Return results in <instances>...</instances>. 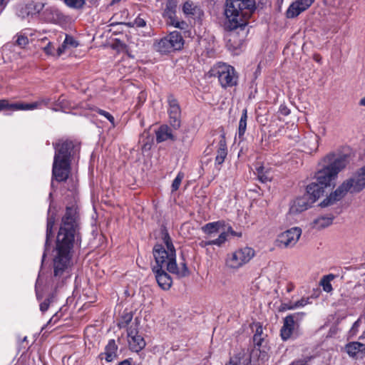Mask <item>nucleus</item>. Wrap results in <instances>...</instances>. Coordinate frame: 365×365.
<instances>
[{
	"instance_id": "obj_1",
	"label": "nucleus",
	"mask_w": 365,
	"mask_h": 365,
	"mask_svg": "<svg viewBox=\"0 0 365 365\" xmlns=\"http://www.w3.org/2000/svg\"><path fill=\"white\" fill-rule=\"evenodd\" d=\"M80 240L77 210L68 207L57 235L53 259V274L61 277L71 267L74 244Z\"/></svg>"
},
{
	"instance_id": "obj_2",
	"label": "nucleus",
	"mask_w": 365,
	"mask_h": 365,
	"mask_svg": "<svg viewBox=\"0 0 365 365\" xmlns=\"http://www.w3.org/2000/svg\"><path fill=\"white\" fill-rule=\"evenodd\" d=\"M255 9V0H227L225 36L227 48L233 52H237L242 46L243 34L240 35L236 30L242 29L247 24L248 18Z\"/></svg>"
},
{
	"instance_id": "obj_3",
	"label": "nucleus",
	"mask_w": 365,
	"mask_h": 365,
	"mask_svg": "<svg viewBox=\"0 0 365 365\" xmlns=\"http://www.w3.org/2000/svg\"><path fill=\"white\" fill-rule=\"evenodd\" d=\"M162 238L164 245H156L153 247V253L156 263L154 267L165 268L179 278L188 276L190 272L186 263L182 262L178 265L176 263L175 249L168 233L163 232Z\"/></svg>"
},
{
	"instance_id": "obj_4",
	"label": "nucleus",
	"mask_w": 365,
	"mask_h": 365,
	"mask_svg": "<svg viewBox=\"0 0 365 365\" xmlns=\"http://www.w3.org/2000/svg\"><path fill=\"white\" fill-rule=\"evenodd\" d=\"M324 165L315 174L317 182L329 187L334 182L339 172L344 170L349 163V156L346 154L336 157L335 154H328L324 159Z\"/></svg>"
},
{
	"instance_id": "obj_5",
	"label": "nucleus",
	"mask_w": 365,
	"mask_h": 365,
	"mask_svg": "<svg viewBox=\"0 0 365 365\" xmlns=\"http://www.w3.org/2000/svg\"><path fill=\"white\" fill-rule=\"evenodd\" d=\"M365 187V165L358 169L354 175L338 187L320 205L323 207L333 205L342 199L348 192L356 193L361 192Z\"/></svg>"
},
{
	"instance_id": "obj_6",
	"label": "nucleus",
	"mask_w": 365,
	"mask_h": 365,
	"mask_svg": "<svg viewBox=\"0 0 365 365\" xmlns=\"http://www.w3.org/2000/svg\"><path fill=\"white\" fill-rule=\"evenodd\" d=\"M210 75L218 78L223 88L232 87L237 84L238 76L234 67L226 63H217L210 70Z\"/></svg>"
},
{
	"instance_id": "obj_7",
	"label": "nucleus",
	"mask_w": 365,
	"mask_h": 365,
	"mask_svg": "<svg viewBox=\"0 0 365 365\" xmlns=\"http://www.w3.org/2000/svg\"><path fill=\"white\" fill-rule=\"evenodd\" d=\"M255 255V250L250 247H240L228 254L226 264L232 269H239L247 264Z\"/></svg>"
},
{
	"instance_id": "obj_8",
	"label": "nucleus",
	"mask_w": 365,
	"mask_h": 365,
	"mask_svg": "<svg viewBox=\"0 0 365 365\" xmlns=\"http://www.w3.org/2000/svg\"><path fill=\"white\" fill-rule=\"evenodd\" d=\"M155 50L166 53L175 50H180L183 46V39L178 31H173L155 43Z\"/></svg>"
},
{
	"instance_id": "obj_9",
	"label": "nucleus",
	"mask_w": 365,
	"mask_h": 365,
	"mask_svg": "<svg viewBox=\"0 0 365 365\" xmlns=\"http://www.w3.org/2000/svg\"><path fill=\"white\" fill-rule=\"evenodd\" d=\"M301 235L302 230L299 227H292L278 235L276 240L277 246L282 248L292 247L297 244Z\"/></svg>"
},
{
	"instance_id": "obj_10",
	"label": "nucleus",
	"mask_w": 365,
	"mask_h": 365,
	"mask_svg": "<svg viewBox=\"0 0 365 365\" xmlns=\"http://www.w3.org/2000/svg\"><path fill=\"white\" fill-rule=\"evenodd\" d=\"M71 172V161L53 159L52 180L58 182L66 181Z\"/></svg>"
},
{
	"instance_id": "obj_11",
	"label": "nucleus",
	"mask_w": 365,
	"mask_h": 365,
	"mask_svg": "<svg viewBox=\"0 0 365 365\" xmlns=\"http://www.w3.org/2000/svg\"><path fill=\"white\" fill-rule=\"evenodd\" d=\"M255 347L252 350V356L254 361H264L268 359L267 348L263 344L264 339L263 336H253Z\"/></svg>"
},
{
	"instance_id": "obj_12",
	"label": "nucleus",
	"mask_w": 365,
	"mask_h": 365,
	"mask_svg": "<svg viewBox=\"0 0 365 365\" xmlns=\"http://www.w3.org/2000/svg\"><path fill=\"white\" fill-rule=\"evenodd\" d=\"M175 13V3L172 1H168L163 12V16L167 19V24L175 28L183 29L185 23L184 21H179L176 17Z\"/></svg>"
},
{
	"instance_id": "obj_13",
	"label": "nucleus",
	"mask_w": 365,
	"mask_h": 365,
	"mask_svg": "<svg viewBox=\"0 0 365 365\" xmlns=\"http://www.w3.org/2000/svg\"><path fill=\"white\" fill-rule=\"evenodd\" d=\"M302 315H304V313H294L284 318L283 326L280 330L282 340L286 341L290 338L294 328L295 321L298 320Z\"/></svg>"
},
{
	"instance_id": "obj_14",
	"label": "nucleus",
	"mask_w": 365,
	"mask_h": 365,
	"mask_svg": "<svg viewBox=\"0 0 365 365\" xmlns=\"http://www.w3.org/2000/svg\"><path fill=\"white\" fill-rule=\"evenodd\" d=\"M169 109L168 113L170 117V123L174 129H178L180 126L181 110L178 101L173 98L168 100Z\"/></svg>"
},
{
	"instance_id": "obj_15",
	"label": "nucleus",
	"mask_w": 365,
	"mask_h": 365,
	"mask_svg": "<svg viewBox=\"0 0 365 365\" xmlns=\"http://www.w3.org/2000/svg\"><path fill=\"white\" fill-rule=\"evenodd\" d=\"M314 0H297L293 2L288 8L287 11V18H294L299 15L302 11L307 9Z\"/></svg>"
},
{
	"instance_id": "obj_16",
	"label": "nucleus",
	"mask_w": 365,
	"mask_h": 365,
	"mask_svg": "<svg viewBox=\"0 0 365 365\" xmlns=\"http://www.w3.org/2000/svg\"><path fill=\"white\" fill-rule=\"evenodd\" d=\"M165 269L159 267H153L152 268L159 287L164 290H168L170 288L173 280Z\"/></svg>"
},
{
	"instance_id": "obj_17",
	"label": "nucleus",
	"mask_w": 365,
	"mask_h": 365,
	"mask_svg": "<svg viewBox=\"0 0 365 365\" xmlns=\"http://www.w3.org/2000/svg\"><path fill=\"white\" fill-rule=\"evenodd\" d=\"M73 145L71 141L59 142L56 146L54 159L71 161V150Z\"/></svg>"
},
{
	"instance_id": "obj_18",
	"label": "nucleus",
	"mask_w": 365,
	"mask_h": 365,
	"mask_svg": "<svg viewBox=\"0 0 365 365\" xmlns=\"http://www.w3.org/2000/svg\"><path fill=\"white\" fill-rule=\"evenodd\" d=\"M309 196V195L304 194L303 196L297 197L290 207L291 212L297 213L307 210L313 204Z\"/></svg>"
},
{
	"instance_id": "obj_19",
	"label": "nucleus",
	"mask_w": 365,
	"mask_h": 365,
	"mask_svg": "<svg viewBox=\"0 0 365 365\" xmlns=\"http://www.w3.org/2000/svg\"><path fill=\"white\" fill-rule=\"evenodd\" d=\"M49 101L48 99H41L39 101L31 103H15L11 105V110H28L40 109L43 105H48Z\"/></svg>"
},
{
	"instance_id": "obj_20",
	"label": "nucleus",
	"mask_w": 365,
	"mask_h": 365,
	"mask_svg": "<svg viewBox=\"0 0 365 365\" xmlns=\"http://www.w3.org/2000/svg\"><path fill=\"white\" fill-rule=\"evenodd\" d=\"M324 186L318 182H312L307 187L306 195H309L311 202H315L324 193Z\"/></svg>"
},
{
	"instance_id": "obj_21",
	"label": "nucleus",
	"mask_w": 365,
	"mask_h": 365,
	"mask_svg": "<svg viewBox=\"0 0 365 365\" xmlns=\"http://www.w3.org/2000/svg\"><path fill=\"white\" fill-rule=\"evenodd\" d=\"M118 346L114 339L109 340L105 348V351L100 354L101 359H105L108 362L112 361L116 356Z\"/></svg>"
},
{
	"instance_id": "obj_22",
	"label": "nucleus",
	"mask_w": 365,
	"mask_h": 365,
	"mask_svg": "<svg viewBox=\"0 0 365 365\" xmlns=\"http://www.w3.org/2000/svg\"><path fill=\"white\" fill-rule=\"evenodd\" d=\"M333 220L334 216L332 215L319 216L312 222V227L318 230H322L330 226Z\"/></svg>"
},
{
	"instance_id": "obj_23",
	"label": "nucleus",
	"mask_w": 365,
	"mask_h": 365,
	"mask_svg": "<svg viewBox=\"0 0 365 365\" xmlns=\"http://www.w3.org/2000/svg\"><path fill=\"white\" fill-rule=\"evenodd\" d=\"M227 155L226 141L223 135L221 136L217 145V155L215 157V164L221 165L224 163Z\"/></svg>"
},
{
	"instance_id": "obj_24",
	"label": "nucleus",
	"mask_w": 365,
	"mask_h": 365,
	"mask_svg": "<svg viewBox=\"0 0 365 365\" xmlns=\"http://www.w3.org/2000/svg\"><path fill=\"white\" fill-rule=\"evenodd\" d=\"M167 140H174L175 137L172 133L171 129L168 125H163L156 131V140L160 143Z\"/></svg>"
},
{
	"instance_id": "obj_25",
	"label": "nucleus",
	"mask_w": 365,
	"mask_h": 365,
	"mask_svg": "<svg viewBox=\"0 0 365 365\" xmlns=\"http://www.w3.org/2000/svg\"><path fill=\"white\" fill-rule=\"evenodd\" d=\"M346 351L350 356L354 357L359 353L365 352V345L357 341L351 342L346 346Z\"/></svg>"
},
{
	"instance_id": "obj_26",
	"label": "nucleus",
	"mask_w": 365,
	"mask_h": 365,
	"mask_svg": "<svg viewBox=\"0 0 365 365\" xmlns=\"http://www.w3.org/2000/svg\"><path fill=\"white\" fill-rule=\"evenodd\" d=\"M182 11L185 14L192 17L200 16L202 14L200 9L190 1H187L184 3Z\"/></svg>"
},
{
	"instance_id": "obj_27",
	"label": "nucleus",
	"mask_w": 365,
	"mask_h": 365,
	"mask_svg": "<svg viewBox=\"0 0 365 365\" xmlns=\"http://www.w3.org/2000/svg\"><path fill=\"white\" fill-rule=\"evenodd\" d=\"M237 361V365H250L251 362H257L258 361H254L252 356V353L250 354L245 352L244 350L240 351L235 356L231 357Z\"/></svg>"
},
{
	"instance_id": "obj_28",
	"label": "nucleus",
	"mask_w": 365,
	"mask_h": 365,
	"mask_svg": "<svg viewBox=\"0 0 365 365\" xmlns=\"http://www.w3.org/2000/svg\"><path fill=\"white\" fill-rule=\"evenodd\" d=\"M128 341L130 349L135 352L142 350L145 346V340L140 335L129 338Z\"/></svg>"
},
{
	"instance_id": "obj_29",
	"label": "nucleus",
	"mask_w": 365,
	"mask_h": 365,
	"mask_svg": "<svg viewBox=\"0 0 365 365\" xmlns=\"http://www.w3.org/2000/svg\"><path fill=\"white\" fill-rule=\"evenodd\" d=\"M224 225V221H217L214 222H210L202 227V230L207 235H212L216 232H220L222 226Z\"/></svg>"
},
{
	"instance_id": "obj_30",
	"label": "nucleus",
	"mask_w": 365,
	"mask_h": 365,
	"mask_svg": "<svg viewBox=\"0 0 365 365\" xmlns=\"http://www.w3.org/2000/svg\"><path fill=\"white\" fill-rule=\"evenodd\" d=\"M256 170L258 178L261 182H267L272 180V176L269 169H266L263 166H259L256 168Z\"/></svg>"
},
{
	"instance_id": "obj_31",
	"label": "nucleus",
	"mask_w": 365,
	"mask_h": 365,
	"mask_svg": "<svg viewBox=\"0 0 365 365\" xmlns=\"http://www.w3.org/2000/svg\"><path fill=\"white\" fill-rule=\"evenodd\" d=\"M247 109H244L242 116L239 122L238 135L241 138L244 135L247 128Z\"/></svg>"
},
{
	"instance_id": "obj_32",
	"label": "nucleus",
	"mask_w": 365,
	"mask_h": 365,
	"mask_svg": "<svg viewBox=\"0 0 365 365\" xmlns=\"http://www.w3.org/2000/svg\"><path fill=\"white\" fill-rule=\"evenodd\" d=\"M222 234H224V237H225V242L227 241V237L229 235H232V236H236V237H240L242 236V233L241 232H235L232 227L230 225H227L225 224V222H224V225L222 226V230H220V235H222Z\"/></svg>"
},
{
	"instance_id": "obj_33",
	"label": "nucleus",
	"mask_w": 365,
	"mask_h": 365,
	"mask_svg": "<svg viewBox=\"0 0 365 365\" xmlns=\"http://www.w3.org/2000/svg\"><path fill=\"white\" fill-rule=\"evenodd\" d=\"M225 237L224 234L222 235H219L218 237L213 240H202L200 242L199 245L201 247H205L208 245H217V246H221L222 244L225 243Z\"/></svg>"
},
{
	"instance_id": "obj_34",
	"label": "nucleus",
	"mask_w": 365,
	"mask_h": 365,
	"mask_svg": "<svg viewBox=\"0 0 365 365\" xmlns=\"http://www.w3.org/2000/svg\"><path fill=\"white\" fill-rule=\"evenodd\" d=\"M133 319V314L131 312H124L119 322H118V326L119 328H125L126 327Z\"/></svg>"
},
{
	"instance_id": "obj_35",
	"label": "nucleus",
	"mask_w": 365,
	"mask_h": 365,
	"mask_svg": "<svg viewBox=\"0 0 365 365\" xmlns=\"http://www.w3.org/2000/svg\"><path fill=\"white\" fill-rule=\"evenodd\" d=\"M55 223V218L53 216H48L47 219V225H46V246L48 243V240L51 235L53 234V227Z\"/></svg>"
},
{
	"instance_id": "obj_36",
	"label": "nucleus",
	"mask_w": 365,
	"mask_h": 365,
	"mask_svg": "<svg viewBox=\"0 0 365 365\" xmlns=\"http://www.w3.org/2000/svg\"><path fill=\"white\" fill-rule=\"evenodd\" d=\"M138 319H135V322L131 323L130 327L128 328V330H127L128 339H129V338H133V337H135V336L139 335L138 331Z\"/></svg>"
},
{
	"instance_id": "obj_37",
	"label": "nucleus",
	"mask_w": 365,
	"mask_h": 365,
	"mask_svg": "<svg viewBox=\"0 0 365 365\" xmlns=\"http://www.w3.org/2000/svg\"><path fill=\"white\" fill-rule=\"evenodd\" d=\"M65 4L72 9H79L83 8L86 0H63Z\"/></svg>"
},
{
	"instance_id": "obj_38",
	"label": "nucleus",
	"mask_w": 365,
	"mask_h": 365,
	"mask_svg": "<svg viewBox=\"0 0 365 365\" xmlns=\"http://www.w3.org/2000/svg\"><path fill=\"white\" fill-rule=\"evenodd\" d=\"M330 278L333 279L334 276L331 274L324 276L321 280V285L322 286L324 291L327 292H329L332 290V287L330 283Z\"/></svg>"
},
{
	"instance_id": "obj_39",
	"label": "nucleus",
	"mask_w": 365,
	"mask_h": 365,
	"mask_svg": "<svg viewBox=\"0 0 365 365\" xmlns=\"http://www.w3.org/2000/svg\"><path fill=\"white\" fill-rule=\"evenodd\" d=\"M184 177H185V175L183 173L179 172L178 173L176 178L174 179L173 184H172V191L173 192L178 190Z\"/></svg>"
},
{
	"instance_id": "obj_40",
	"label": "nucleus",
	"mask_w": 365,
	"mask_h": 365,
	"mask_svg": "<svg viewBox=\"0 0 365 365\" xmlns=\"http://www.w3.org/2000/svg\"><path fill=\"white\" fill-rule=\"evenodd\" d=\"M310 302H309V297H307V298H302L300 300L293 303L292 305L289 306L288 307V309L290 310V309H294L296 308H298V307H304L305 305L309 304Z\"/></svg>"
},
{
	"instance_id": "obj_41",
	"label": "nucleus",
	"mask_w": 365,
	"mask_h": 365,
	"mask_svg": "<svg viewBox=\"0 0 365 365\" xmlns=\"http://www.w3.org/2000/svg\"><path fill=\"white\" fill-rule=\"evenodd\" d=\"M96 111L98 113H99L101 115H103L105 118H106L111 123L113 126H115V120H114L113 116L110 113H109L108 112H107L104 110L100 109V108H96Z\"/></svg>"
},
{
	"instance_id": "obj_42",
	"label": "nucleus",
	"mask_w": 365,
	"mask_h": 365,
	"mask_svg": "<svg viewBox=\"0 0 365 365\" xmlns=\"http://www.w3.org/2000/svg\"><path fill=\"white\" fill-rule=\"evenodd\" d=\"M64 41L69 48H76L78 46V43L75 40V38L69 35L66 36Z\"/></svg>"
},
{
	"instance_id": "obj_43",
	"label": "nucleus",
	"mask_w": 365,
	"mask_h": 365,
	"mask_svg": "<svg viewBox=\"0 0 365 365\" xmlns=\"http://www.w3.org/2000/svg\"><path fill=\"white\" fill-rule=\"evenodd\" d=\"M312 359V356H305L293 361L289 365H308Z\"/></svg>"
},
{
	"instance_id": "obj_44",
	"label": "nucleus",
	"mask_w": 365,
	"mask_h": 365,
	"mask_svg": "<svg viewBox=\"0 0 365 365\" xmlns=\"http://www.w3.org/2000/svg\"><path fill=\"white\" fill-rule=\"evenodd\" d=\"M11 105L7 100H0V110H11Z\"/></svg>"
},
{
	"instance_id": "obj_45",
	"label": "nucleus",
	"mask_w": 365,
	"mask_h": 365,
	"mask_svg": "<svg viewBox=\"0 0 365 365\" xmlns=\"http://www.w3.org/2000/svg\"><path fill=\"white\" fill-rule=\"evenodd\" d=\"M16 42L19 46L23 47L29 43V39L26 36L21 35L18 36Z\"/></svg>"
},
{
	"instance_id": "obj_46",
	"label": "nucleus",
	"mask_w": 365,
	"mask_h": 365,
	"mask_svg": "<svg viewBox=\"0 0 365 365\" xmlns=\"http://www.w3.org/2000/svg\"><path fill=\"white\" fill-rule=\"evenodd\" d=\"M133 25L140 28L145 27L146 25V21L144 19L141 18L140 16H138L134 20Z\"/></svg>"
},
{
	"instance_id": "obj_47",
	"label": "nucleus",
	"mask_w": 365,
	"mask_h": 365,
	"mask_svg": "<svg viewBox=\"0 0 365 365\" xmlns=\"http://www.w3.org/2000/svg\"><path fill=\"white\" fill-rule=\"evenodd\" d=\"M361 321L360 319H357L352 325L351 329H350V334L351 335H356L358 332L359 327L360 326Z\"/></svg>"
},
{
	"instance_id": "obj_48",
	"label": "nucleus",
	"mask_w": 365,
	"mask_h": 365,
	"mask_svg": "<svg viewBox=\"0 0 365 365\" xmlns=\"http://www.w3.org/2000/svg\"><path fill=\"white\" fill-rule=\"evenodd\" d=\"M54 47L51 42H48V44L43 48L44 52L48 55H53Z\"/></svg>"
},
{
	"instance_id": "obj_49",
	"label": "nucleus",
	"mask_w": 365,
	"mask_h": 365,
	"mask_svg": "<svg viewBox=\"0 0 365 365\" xmlns=\"http://www.w3.org/2000/svg\"><path fill=\"white\" fill-rule=\"evenodd\" d=\"M279 114L284 115V116H286V115H288L290 113V110L287 107V106L284 105V104H282L280 105L279 106Z\"/></svg>"
},
{
	"instance_id": "obj_50",
	"label": "nucleus",
	"mask_w": 365,
	"mask_h": 365,
	"mask_svg": "<svg viewBox=\"0 0 365 365\" xmlns=\"http://www.w3.org/2000/svg\"><path fill=\"white\" fill-rule=\"evenodd\" d=\"M68 48L69 47L67 46V44H66L65 41H63L62 45L59 46L57 49V56H60L61 55H62Z\"/></svg>"
},
{
	"instance_id": "obj_51",
	"label": "nucleus",
	"mask_w": 365,
	"mask_h": 365,
	"mask_svg": "<svg viewBox=\"0 0 365 365\" xmlns=\"http://www.w3.org/2000/svg\"><path fill=\"white\" fill-rule=\"evenodd\" d=\"M50 301L49 299L44 300L42 303L40 304V309L42 312H46L49 307Z\"/></svg>"
},
{
	"instance_id": "obj_52",
	"label": "nucleus",
	"mask_w": 365,
	"mask_h": 365,
	"mask_svg": "<svg viewBox=\"0 0 365 365\" xmlns=\"http://www.w3.org/2000/svg\"><path fill=\"white\" fill-rule=\"evenodd\" d=\"M263 330L262 327L260 325H257L256 331L254 334V336H262Z\"/></svg>"
},
{
	"instance_id": "obj_53",
	"label": "nucleus",
	"mask_w": 365,
	"mask_h": 365,
	"mask_svg": "<svg viewBox=\"0 0 365 365\" xmlns=\"http://www.w3.org/2000/svg\"><path fill=\"white\" fill-rule=\"evenodd\" d=\"M43 6H44V5L43 4L38 3L36 6V9L37 10L38 12H40V11L43 9Z\"/></svg>"
},
{
	"instance_id": "obj_54",
	"label": "nucleus",
	"mask_w": 365,
	"mask_h": 365,
	"mask_svg": "<svg viewBox=\"0 0 365 365\" xmlns=\"http://www.w3.org/2000/svg\"><path fill=\"white\" fill-rule=\"evenodd\" d=\"M225 365H237V361L234 359H230L229 362L227 363Z\"/></svg>"
},
{
	"instance_id": "obj_55",
	"label": "nucleus",
	"mask_w": 365,
	"mask_h": 365,
	"mask_svg": "<svg viewBox=\"0 0 365 365\" xmlns=\"http://www.w3.org/2000/svg\"><path fill=\"white\" fill-rule=\"evenodd\" d=\"M318 140H319V137L317 135H315L314 137V141L315 142V147L314 148L313 150H317V147H318Z\"/></svg>"
},
{
	"instance_id": "obj_56",
	"label": "nucleus",
	"mask_w": 365,
	"mask_h": 365,
	"mask_svg": "<svg viewBox=\"0 0 365 365\" xmlns=\"http://www.w3.org/2000/svg\"><path fill=\"white\" fill-rule=\"evenodd\" d=\"M118 365H130V363L129 360L125 359V360L123 361L122 362H120Z\"/></svg>"
},
{
	"instance_id": "obj_57",
	"label": "nucleus",
	"mask_w": 365,
	"mask_h": 365,
	"mask_svg": "<svg viewBox=\"0 0 365 365\" xmlns=\"http://www.w3.org/2000/svg\"><path fill=\"white\" fill-rule=\"evenodd\" d=\"M8 0H0V6L4 7L7 4Z\"/></svg>"
},
{
	"instance_id": "obj_58",
	"label": "nucleus",
	"mask_w": 365,
	"mask_h": 365,
	"mask_svg": "<svg viewBox=\"0 0 365 365\" xmlns=\"http://www.w3.org/2000/svg\"><path fill=\"white\" fill-rule=\"evenodd\" d=\"M121 0H112L110 5L113 6L120 2Z\"/></svg>"
},
{
	"instance_id": "obj_59",
	"label": "nucleus",
	"mask_w": 365,
	"mask_h": 365,
	"mask_svg": "<svg viewBox=\"0 0 365 365\" xmlns=\"http://www.w3.org/2000/svg\"><path fill=\"white\" fill-rule=\"evenodd\" d=\"M293 303L290 302L289 304H284L283 306H284V309H288V307L291 305H292Z\"/></svg>"
},
{
	"instance_id": "obj_60",
	"label": "nucleus",
	"mask_w": 365,
	"mask_h": 365,
	"mask_svg": "<svg viewBox=\"0 0 365 365\" xmlns=\"http://www.w3.org/2000/svg\"><path fill=\"white\" fill-rule=\"evenodd\" d=\"M360 105L365 106V97L361 99L360 101Z\"/></svg>"
},
{
	"instance_id": "obj_61",
	"label": "nucleus",
	"mask_w": 365,
	"mask_h": 365,
	"mask_svg": "<svg viewBox=\"0 0 365 365\" xmlns=\"http://www.w3.org/2000/svg\"><path fill=\"white\" fill-rule=\"evenodd\" d=\"M45 256H46V254L44 253L43 255V259H44Z\"/></svg>"
}]
</instances>
